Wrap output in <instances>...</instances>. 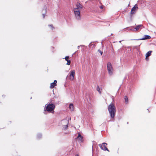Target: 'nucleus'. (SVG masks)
I'll list each match as a JSON object with an SVG mask.
<instances>
[{
    "instance_id": "obj_1",
    "label": "nucleus",
    "mask_w": 156,
    "mask_h": 156,
    "mask_svg": "<svg viewBox=\"0 0 156 156\" xmlns=\"http://www.w3.org/2000/svg\"><path fill=\"white\" fill-rule=\"evenodd\" d=\"M82 8V6L80 3H77L76 5V8L73 9V11L76 19L79 20L81 19L80 10Z\"/></svg>"
},
{
    "instance_id": "obj_2",
    "label": "nucleus",
    "mask_w": 156,
    "mask_h": 156,
    "mask_svg": "<svg viewBox=\"0 0 156 156\" xmlns=\"http://www.w3.org/2000/svg\"><path fill=\"white\" fill-rule=\"evenodd\" d=\"M52 100H50L49 103L45 105L44 109V111H47L50 112L51 113H54L55 112L54 110L55 108V106L54 104L52 103Z\"/></svg>"
},
{
    "instance_id": "obj_3",
    "label": "nucleus",
    "mask_w": 156,
    "mask_h": 156,
    "mask_svg": "<svg viewBox=\"0 0 156 156\" xmlns=\"http://www.w3.org/2000/svg\"><path fill=\"white\" fill-rule=\"evenodd\" d=\"M108 109L112 119L114 118L116 113V108L113 103L110 104L108 107Z\"/></svg>"
},
{
    "instance_id": "obj_4",
    "label": "nucleus",
    "mask_w": 156,
    "mask_h": 156,
    "mask_svg": "<svg viewBox=\"0 0 156 156\" xmlns=\"http://www.w3.org/2000/svg\"><path fill=\"white\" fill-rule=\"evenodd\" d=\"M107 69L109 75H112L113 74V69L111 63L108 62L107 64Z\"/></svg>"
},
{
    "instance_id": "obj_5",
    "label": "nucleus",
    "mask_w": 156,
    "mask_h": 156,
    "mask_svg": "<svg viewBox=\"0 0 156 156\" xmlns=\"http://www.w3.org/2000/svg\"><path fill=\"white\" fill-rule=\"evenodd\" d=\"M75 72L74 70L71 71L70 72L69 75H68V77H69V79L70 80H72L74 79Z\"/></svg>"
},
{
    "instance_id": "obj_6",
    "label": "nucleus",
    "mask_w": 156,
    "mask_h": 156,
    "mask_svg": "<svg viewBox=\"0 0 156 156\" xmlns=\"http://www.w3.org/2000/svg\"><path fill=\"white\" fill-rule=\"evenodd\" d=\"M107 145V144L105 143H103L102 144H99V146L101 147V149L104 151H107L109 152V150L107 148L106 146Z\"/></svg>"
},
{
    "instance_id": "obj_7",
    "label": "nucleus",
    "mask_w": 156,
    "mask_h": 156,
    "mask_svg": "<svg viewBox=\"0 0 156 156\" xmlns=\"http://www.w3.org/2000/svg\"><path fill=\"white\" fill-rule=\"evenodd\" d=\"M144 26L142 25H138L136 26V27L133 30V31H138L139 30H141L144 28Z\"/></svg>"
},
{
    "instance_id": "obj_8",
    "label": "nucleus",
    "mask_w": 156,
    "mask_h": 156,
    "mask_svg": "<svg viewBox=\"0 0 156 156\" xmlns=\"http://www.w3.org/2000/svg\"><path fill=\"white\" fill-rule=\"evenodd\" d=\"M62 122H66L65 125H63V129L65 130L67 129L68 124L69 123V121L67 120H64L62 121Z\"/></svg>"
},
{
    "instance_id": "obj_9",
    "label": "nucleus",
    "mask_w": 156,
    "mask_h": 156,
    "mask_svg": "<svg viewBox=\"0 0 156 156\" xmlns=\"http://www.w3.org/2000/svg\"><path fill=\"white\" fill-rule=\"evenodd\" d=\"M138 7L137 5L136 4L132 8L131 11V14H133L135 13V11L138 9Z\"/></svg>"
},
{
    "instance_id": "obj_10",
    "label": "nucleus",
    "mask_w": 156,
    "mask_h": 156,
    "mask_svg": "<svg viewBox=\"0 0 156 156\" xmlns=\"http://www.w3.org/2000/svg\"><path fill=\"white\" fill-rule=\"evenodd\" d=\"M151 38V37L147 35H144V36L142 38L139 39L138 40H144L146 39H149Z\"/></svg>"
},
{
    "instance_id": "obj_11",
    "label": "nucleus",
    "mask_w": 156,
    "mask_h": 156,
    "mask_svg": "<svg viewBox=\"0 0 156 156\" xmlns=\"http://www.w3.org/2000/svg\"><path fill=\"white\" fill-rule=\"evenodd\" d=\"M57 81L55 80L54 82L51 83L50 87L51 88H52L56 85Z\"/></svg>"
},
{
    "instance_id": "obj_12",
    "label": "nucleus",
    "mask_w": 156,
    "mask_h": 156,
    "mask_svg": "<svg viewBox=\"0 0 156 156\" xmlns=\"http://www.w3.org/2000/svg\"><path fill=\"white\" fill-rule=\"evenodd\" d=\"M69 108L71 111H73L74 109V106L72 103H71L69 106Z\"/></svg>"
},
{
    "instance_id": "obj_13",
    "label": "nucleus",
    "mask_w": 156,
    "mask_h": 156,
    "mask_svg": "<svg viewBox=\"0 0 156 156\" xmlns=\"http://www.w3.org/2000/svg\"><path fill=\"white\" fill-rule=\"evenodd\" d=\"M77 138L81 142H82L83 140V137L80 133L78 134V136L77 137Z\"/></svg>"
},
{
    "instance_id": "obj_14",
    "label": "nucleus",
    "mask_w": 156,
    "mask_h": 156,
    "mask_svg": "<svg viewBox=\"0 0 156 156\" xmlns=\"http://www.w3.org/2000/svg\"><path fill=\"white\" fill-rule=\"evenodd\" d=\"M151 51H148L146 54V56H147V57H149L151 55V53L152 52Z\"/></svg>"
},
{
    "instance_id": "obj_15",
    "label": "nucleus",
    "mask_w": 156,
    "mask_h": 156,
    "mask_svg": "<svg viewBox=\"0 0 156 156\" xmlns=\"http://www.w3.org/2000/svg\"><path fill=\"white\" fill-rule=\"evenodd\" d=\"M42 11H44V13H43L42 14L43 18H44V17H45V14H46V8H45L44 9H43V10Z\"/></svg>"
},
{
    "instance_id": "obj_16",
    "label": "nucleus",
    "mask_w": 156,
    "mask_h": 156,
    "mask_svg": "<svg viewBox=\"0 0 156 156\" xmlns=\"http://www.w3.org/2000/svg\"><path fill=\"white\" fill-rule=\"evenodd\" d=\"M125 101L126 103L128 104V98L126 96H125Z\"/></svg>"
},
{
    "instance_id": "obj_17",
    "label": "nucleus",
    "mask_w": 156,
    "mask_h": 156,
    "mask_svg": "<svg viewBox=\"0 0 156 156\" xmlns=\"http://www.w3.org/2000/svg\"><path fill=\"white\" fill-rule=\"evenodd\" d=\"M97 90L98 91L100 94L101 93V91L100 90V88L98 86H97Z\"/></svg>"
},
{
    "instance_id": "obj_18",
    "label": "nucleus",
    "mask_w": 156,
    "mask_h": 156,
    "mask_svg": "<svg viewBox=\"0 0 156 156\" xmlns=\"http://www.w3.org/2000/svg\"><path fill=\"white\" fill-rule=\"evenodd\" d=\"M41 134H38L37 135V138L38 139L40 138L41 137Z\"/></svg>"
},
{
    "instance_id": "obj_19",
    "label": "nucleus",
    "mask_w": 156,
    "mask_h": 156,
    "mask_svg": "<svg viewBox=\"0 0 156 156\" xmlns=\"http://www.w3.org/2000/svg\"><path fill=\"white\" fill-rule=\"evenodd\" d=\"M67 62V63L66 64L68 65H70V63H71V61H70L69 60H67V61H66Z\"/></svg>"
},
{
    "instance_id": "obj_20",
    "label": "nucleus",
    "mask_w": 156,
    "mask_h": 156,
    "mask_svg": "<svg viewBox=\"0 0 156 156\" xmlns=\"http://www.w3.org/2000/svg\"><path fill=\"white\" fill-rule=\"evenodd\" d=\"M98 51L101 54V55H102V54H103V52L101 50H100L99 49L98 50Z\"/></svg>"
},
{
    "instance_id": "obj_21",
    "label": "nucleus",
    "mask_w": 156,
    "mask_h": 156,
    "mask_svg": "<svg viewBox=\"0 0 156 156\" xmlns=\"http://www.w3.org/2000/svg\"><path fill=\"white\" fill-rule=\"evenodd\" d=\"M69 56H66L65 57V59L66 61H67V60H69L68 59L69 58Z\"/></svg>"
},
{
    "instance_id": "obj_22",
    "label": "nucleus",
    "mask_w": 156,
    "mask_h": 156,
    "mask_svg": "<svg viewBox=\"0 0 156 156\" xmlns=\"http://www.w3.org/2000/svg\"><path fill=\"white\" fill-rule=\"evenodd\" d=\"M148 57H147L146 56V60H147V61H148L149 60V58H148Z\"/></svg>"
},
{
    "instance_id": "obj_23",
    "label": "nucleus",
    "mask_w": 156,
    "mask_h": 156,
    "mask_svg": "<svg viewBox=\"0 0 156 156\" xmlns=\"http://www.w3.org/2000/svg\"><path fill=\"white\" fill-rule=\"evenodd\" d=\"M49 26L51 27L52 30H53V28H54L52 26V25H49Z\"/></svg>"
},
{
    "instance_id": "obj_24",
    "label": "nucleus",
    "mask_w": 156,
    "mask_h": 156,
    "mask_svg": "<svg viewBox=\"0 0 156 156\" xmlns=\"http://www.w3.org/2000/svg\"><path fill=\"white\" fill-rule=\"evenodd\" d=\"M63 121V120L62 121V125H65L66 124V122H62V121Z\"/></svg>"
},
{
    "instance_id": "obj_25",
    "label": "nucleus",
    "mask_w": 156,
    "mask_h": 156,
    "mask_svg": "<svg viewBox=\"0 0 156 156\" xmlns=\"http://www.w3.org/2000/svg\"><path fill=\"white\" fill-rule=\"evenodd\" d=\"M100 8L101 9H102L103 8V6H100Z\"/></svg>"
},
{
    "instance_id": "obj_26",
    "label": "nucleus",
    "mask_w": 156,
    "mask_h": 156,
    "mask_svg": "<svg viewBox=\"0 0 156 156\" xmlns=\"http://www.w3.org/2000/svg\"><path fill=\"white\" fill-rule=\"evenodd\" d=\"M133 29H132V28H130L129 30H132V31H133Z\"/></svg>"
},
{
    "instance_id": "obj_27",
    "label": "nucleus",
    "mask_w": 156,
    "mask_h": 156,
    "mask_svg": "<svg viewBox=\"0 0 156 156\" xmlns=\"http://www.w3.org/2000/svg\"><path fill=\"white\" fill-rule=\"evenodd\" d=\"M75 156H79L78 154H76V155Z\"/></svg>"
},
{
    "instance_id": "obj_28",
    "label": "nucleus",
    "mask_w": 156,
    "mask_h": 156,
    "mask_svg": "<svg viewBox=\"0 0 156 156\" xmlns=\"http://www.w3.org/2000/svg\"><path fill=\"white\" fill-rule=\"evenodd\" d=\"M70 119H71V118L70 117Z\"/></svg>"
},
{
    "instance_id": "obj_29",
    "label": "nucleus",
    "mask_w": 156,
    "mask_h": 156,
    "mask_svg": "<svg viewBox=\"0 0 156 156\" xmlns=\"http://www.w3.org/2000/svg\"><path fill=\"white\" fill-rule=\"evenodd\" d=\"M121 42V41H119V42Z\"/></svg>"
}]
</instances>
